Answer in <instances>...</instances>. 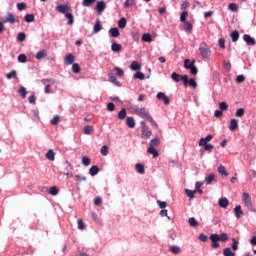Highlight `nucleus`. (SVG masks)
Wrapping results in <instances>:
<instances>
[{
	"label": "nucleus",
	"instance_id": "obj_55",
	"mask_svg": "<svg viewBox=\"0 0 256 256\" xmlns=\"http://www.w3.org/2000/svg\"><path fill=\"white\" fill-rule=\"evenodd\" d=\"M29 103H31L32 105H35L36 101H37V97L35 96V92H32V94L29 96L28 98Z\"/></svg>",
	"mask_w": 256,
	"mask_h": 256
},
{
	"label": "nucleus",
	"instance_id": "obj_29",
	"mask_svg": "<svg viewBox=\"0 0 256 256\" xmlns=\"http://www.w3.org/2000/svg\"><path fill=\"white\" fill-rule=\"evenodd\" d=\"M218 241L225 243V242L229 241V236L227 235V233H222V234L218 235Z\"/></svg>",
	"mask_w": 256,
	"mask_h": 256
},
{
	"label": "nucleus",
	"instance_id": "obj_11",
	"mask_svg": "<svg viewBox=\"0 0 256 256\" xmlns=\"http://www.w3.org/2000/svg\"><path fill=\"white\" fill-rule=\"evenodd\" d=\"M237 129H239V122L237 121V119H231L230 125H229V130L237 131Z\"/></svg>",
	"mask_w": 256,
	"mask_h": 256
},
{
	"label": "nucleus",
	"instance_id": "obj_39",
	"mask_svg": "<svg viewBox=\"0 0 256 256\" xmlns=\"http://www.w3.org/2000/svg\"><path fill=\"white\" fill-rule=\"evenodd\" d=\"M18 93L22 97V99H25V97H27V89L23 86L19 88Z\"/></svg>",
	"mask_w": 256,
	"mask_h": 256
},
{
	"label": "nucleus",
	"instance_id": "obj_48",
	"mask_svg": "<svg viewBox=\"0 0 256 256\" xmlns=\"http://www.w3.org/2000/svg\"><path fill=\"white\" fill-rule=\"evenodd\" d=\"M188 223L190 227H197L199 225V222L194 217L189 218Z\"/></svg>",
	"mask_w": 256,
	"mask_h": 256
},
{
	"label": "nucleus",
	"instance_id": "obj_42",
	"mask_svg": "<svg viewBox=\"0 0 256 256\" xmlns=\"http://www.w3.org/2000/svg\"><path fill=\"white\" fill-rule=\"evenodd\" d=\"M89 173L92 177H95V175H97V173H99V167L97 166H92L89 170Z\"/></svg>",
	"mask_w": 256,
	"mask_h": 256
},
{
	"label": "nucleus",
	"instance_id": "obj_56",
	"mask_svg": "<svg viewBox=\"0 0 256 256\" xmlns=\"http://www.w3.org/2000/svg\"><path fill=\"white\" fill-rule=\"evenodd\" d=\"M198 239L202 241V243H207V241H209V237L204 233L199 234Z\"/></svg>",
	"mask_w": 256,
	"mask_h": 256
},
{
	"label": "nucleus",
	"instance_id": "obj_41",
	"mask_svg": "<svg viewBox=\"0 0 256 256\" xmlns=\"http://www.w3.org/2000/svg\"><path fill=\"white\" fill-rule=\"evenodd\" d=\"M187 85L193 87V89H197V82L195 81V79L189 80V76H187Z\"/></svg>",
	"mask_w": 256,
	"mask_h": 256
},
{
	"label": "nucleus",
	"instance_id": "obj_54",
	"mask_svg": "<svg viewBox=\"0 0 256 256\" xmlns=\"http://www.w3.org/2000/svg\"><path fill=\"white\" fill-rule=\"evenodd\" d=\"M245 115V109L238 108L235 112V117H243Z\"/></svg>",
	"mask_w": 256,
	"mask_h": 256
},
{
	"label": "nucleus",
	"instance_id": "obj_17",
	"mask_svg": "<svg viewBox=\"0 0 256 256\" xmlns=\"http://www.w3.org/2000/svg\"><path fill=\"white\" fill-rule=\"evenodd\" d=\"M211 139H213V135H208L205 138H201L199 141V146L203 147V145H205L206 143H209V141H211Z\"/></svg>",
	"mask_w": 256,
	"mask_h": 256
},
{
	"label": "nucleus",
	"instance_id": "obj_21",
	"mask_svg": "<svg viewBox=\"0 0 256 256\" xmlns=\"http://www.w3.org/2000/svg\"><path fill=\"white\" fill-rule=\"evenodd\" d=\"M194 66H195V60H193L192 62L189 59L184 60L185 69H191V67H194Z\"/></svg>",
	"mask_w": 256,
	"mask_h": 256
},
{
	"label": "nucleus",
	"instance_id": "obj_50",
	"mask_svg": "<svg viewBox=\"0 0 256 256\" xmlns=\"http://www.w3.org/2000/svg\"><path fill=\"white\" fill-rule=\"evenodd\" d=\"M100 153H101V155L106 157V155L109 154V147L107 145L102 146L101 150H100Z\"/></svg>",
	"mask_w": 256,
	"mask_h": 256
},
{
	"label": "nucleus",
	"instance_id": "obj_12",
	"mask_svg": "<svg viewBox=\"0 0 256 256\" xmlns=\"http://www.w3.org/2000/svg\"><path fill=\"white\" fill-rule=\"evenodd\" d=\"M64 61H65L66 65H73V63H75V56H73L72 53H69L66 55Z\"/></svg>",
	"mask_w": 256,
	"mask_h": 256
},
{
	"label": "nucleus",
	"instance_id": "obj_18",
	"mask_svg": "<svg viewBox=\"0 0 256 256\" xmlns=\"http://www.w3.org/2000/svg\"><path fill=\"white\" fill-rule=\"evenodd\" d=\"M45 57H47V51L45 49L40 50L36 54V59L38 60L45 59Z\"/></svg>",
	"mask_w": 256,
	"mask_h": 256
},
{
	"label": "nucleus",
	"instance_id": "obj_52",
	"mask_svg": "<svg viewBox=\"0 0 256 256\" xmlns=\"http://www.w3.org/2000/svg\"><path fill=\"white\" fill-rule=\"evenodd\" d=\"M69 169L68 172H65L64 175H66V177H68V179H71V177H73V165L69 164Z\"/></svg>",
	"mask_w": 256,
	"mask_h": 256
},
{
	"label": "nucleus",
	"instance_id": "obj_10",
	"mask_svg": "<svg viewBox=\"0 0 256 256\" xmlns=\"http://www.w3.org/2000/svg\"><path fill=\"white\" fill-rule=\"evenodd\" d=\"M243 40H244L245 43H247L248 45H256L255 38L251 37V35H249V34H244Z\"/></svg>",
	"mask_w": 256,
	"mask_h": 256
},
{
	"label": "nucleus",
	"instance_id": "obj_27",
	"mask_svg": "<svg viewBox=\"0 0 256 256\" xmlns=\"http://www.w3.org/2000/svg\"><path fill=\"white\" fill-rule=\"evenodd\" d=\"M118 27L120 29H125V27H127V19H125V17H122L119 21H118Z\"/></svg>",
	"mask_w": 256,
	"mask_h": 256
},
{
	"label": "nucleus",
	"instance_id": "obj_58",
	"mask_svg": "<svg viewBox=\"0 0 256 256\" xmlns=\"http://www.w3.org/2000/svg\"><path fill=\"white\" fill-rule=\"evenodd\" d=\"M72 71H73V73H81V67L79 66V64L74 63L72 65Z\"/></svg>",
	"mask_w": 256,
	"mask_h": 256
},
{
	"label": "nucleus",
	"instance_id": "obj_45",
	"mask_svg": "<svg viewBox=\"0 0 256 256\" xmlns=\"http://www.w3.org/2000/svg\"><path fill=\"white\" fill-rule=\"evenodd\" d=\"M133 78L134 79H140V81H143V80H145V74H143V72H136L133 75Z\"/></svg>",
	"mask_w": 256,
	"mask_h": 256
},
{
	"label": "nucleus",
	"instance_id": "obj_46",
	"mask_svg": "<svg viewBox=\"0 0 256 256\" xmlns=\"http://www.w3.org/2000/svg\"><path fill=\"white\" fill-rule=\"evenodd\" d=\"M189 16V13L187 11H183L180 15V21L181 23L187 22V17Z\"/></svg>",
	"mask_w": 256,
	"mask_h": 256
},
{
	"label": "nucleus",
	"instance_id": "obj_20",
	"mask_svg": "<svg viewBox=\"0 0 256 256\" xmlns=\"http://www.w3.org/2000/svg\"><path fill=\"white\" fill-rule=\"evenodd\" d=\"M184 23V31H187V33H191L193 31V24L191 22H183Z\"/></svg>",
	"mask_w": 256,
	"mask_h": 256
},
{
	"label": "nucleus",
	"instance_id": "obj_14",
	"mask_svg": "<svg viewBox=\"0 0 256 256\" xmlns=\"http://www.w3.org/2000/svg\"><path fill=\"white\" fill-rule=\"evenodd\" d=\"M152 132L149 130V127H144L142 128V137L143 139H149L151 137Z\"/></svg>",
	"mask_w": 256,
	"mask_h": 256
},
{
	"label": "nucleus",
	"instance_id": "obj_57",
	"mask_svg": "<svg viewBox=\"0 0 256 256\" xmlns=\"http://www.w3.org/2000/svg\"><path fill=\"white\" fill-rule=\"evenodd\" d=\"M114 71H116V75H118V77H123L125 75V72L123 71V69L117 66L114 67Z\"/></svg>",
	"mask_w": 256,
	"mask_h": 256
},
{
	"label": "nucleus",
	"instance_id": "obj_5",
	"mask_svg": "<svg viewBox=\"0 0 256 256\" xmlns=\"http://www.w3.org/2000/svg\"><path fill=\"white\" fill-rule=\"evenodd\" d=\"M3 23H10L11 25H15V23H19V19L15 18L13 13L8 12Z\"/></svg>",
	"mask_w": 256,
	"mask_h": 256
},
{
	"label": "nucleus",
	"instance_id": "obj_43",
	"mask_svg": "<svg viewBox=\"0 0 256 256\" xmlns=\"http://www.w3.org/2000/svg\"><path fill=\"white\" fill-rule=\"evenodd\" d=\"M185 193H186L187 197H189V199H195V193H197V191L196 190L192 191V190L186 189Z\"/></svg>",
	"mask_w": 256,
	"mask_h": 256
},
{
	"label": "nucleus",
	"instance_id": "obj_61",
	"mask_svg": "<svg viewBox=\"0 0 256 256\" xmlns=\"http://www.w3.org/2000/svg\"><path fill=\"white\" fill-rule=\"evenodd\" d=\"M19 63H27V56L25 54H20L18 56Z\"/></svg>",
	"mask_w": 256,
	"mask_h": 256
},
{
	"label": "nucleus",
	"instance_id": "obj_49",
	"mask_svg": "<svg viewBox=\"0 0 256 256\" xmlns=\"http://www.w3.org/2000/svg\"><path fill=\"white\" fill-rule=\"evenodd\" d=\"M132 71H139L141 69V65L137 61H133L131 64Z\"/></svg>",
	"mask_w": 256,
	"mask_h": 256
},
{
	"label": "nucleus",
	"instance_id": "obj_36",
	"mask_svg": "<svg viewBox=\"0 0 256 256\" xmlns=\"http://www.w3.org/2000/svg\"><path fill=\"white\" fill-rule=\"evenodd\" d=\"M83 133H84V135H91V134H93V126H91V125L85 126Z\"/></svg>",
	"mask_w": 256,
	"mask_h": 256
},
{
	"label": "nucleus",
	"instance_id": "obj_47",
	"mask_svg": "<svg viewBox=\"0 0 256 256\" xmlns=\"http://www.w3.org/2000/svg\"><path fill=\"white\" fill-rule=\"evenodd\" d=\"M82 164L85 166V167H89V165H91V159L87 156H83L82 157Z\"/></svg>",
	"mask_w": 256,
	"mask_h": 256
},
{
	"label": "nucleus",
	"instance_id": "obj_26",
	"mask_svg": "<svg viewBox=\"0 0 256 256\" xmlns=\"http://www.w3.org/2000/svg\"><path fill=\"white\" fill-rule=\"evenodd\" d=\"M142 41H144V43H151V41H153V38L151 37V34L145 33L142 35Z\"/></svg>",
	"mask_w": 256,
	"mask_h": 256
},
{
	"label": "nucleus",
	"instance_id": "obj_31",
	"mask_svg": "<svg viewBox=\"0 0 256 256\" xmlns=\"http://www.w3.org/2000/svg\"><path fill=\"white\" fill-rule=\"evenodd\" d=\"M160 143H161V140H159V138H154L150 141V147L155 149V147H159Z\"/></svg>",
	"mask_w": 256,
	"mask_h": 256
},
{
	"label": "nucleus",
	"instance_id": "obj_6",
	"mask_svg": "<svg viewBox=\"0 0 256 256\" xmlns=\"http://www.w3.org/2000/svg\"><path fill=\"white\" fill-rule=\"evenodd\" d=\"M210 240L212 241V249H219V247H221V245H219L218 241H219V234H212L210 236Z\"/></svg>",
	"mask_w": 256,
	"mask_h": 256
},
{
	"label": "nucleus",
	"instance_id": "obj_34",
	"mask_svg": "<svg viewBox=\"0 0 256 256\" xmlns=\"http://www.w3.org/2000/svg\"><path fill=\"white\" fill-rule=\"evenodd\" d=\"M147 153H149L150 155H153V157H159V152L157 151V149L153 147H149L147 149Z\"/></svg>",
	"mask_w": 256,
	"mask_h": 256
},
{
	"label": "nucleus",
	"instance_id": "obj_60",
	"mask_svg": "<svg viewBox=\"0 0 256 256\" xmlns=\"http://www.w3.org/2000/svg\"><path fill=\"white\" fill-rule=\"evenodd\" d=\"M223 255H224V256H235V253H233V252L231 251V248H225V249L223 250Z\"/></svg>",
	"mask_w": 256,
	"mask_h": 256
},
{
	"label": "nucleus",
	"instance_id": "obj_7",
	"mask_svg": "<svg viewBox=\"0 0 256 256\" xmlns=\"http://www.w3.org/2000/svg\"><path fill=\"white\" fill-rule=\"evenodd\" d=\"M56 11H58V13H62L63 15H67V13H69V11H71V7H69V5H67V4L58 5L56 7Z\"/></svg>",
	"mask_w": 256,
	"mask_h": 256
},
{
	"label": "nucleus",
	"instance_id": "obj_9",
	"mask_svg": "<svg viewBox=\"0 0 256 256\" xmlns=\"http://www.w3.org/2000/svg\"><path fill=\"white\" fill-rule=\"evenodd\" d=\"M156 97L159 101H163L164 105H169V103H171L169 97H167L163 92H159Z\"/></svg>",
	"mask_w": 256,
	"mask_h": 256
},
{
	"label": "nucleus",
	"instance_id": "obj_16",
	"mask_svg": "<svg viewBox=\"0 0 256 256\" xmlns=\"http://www.w3.org/2000/svg\"><path fill=\"white\" fill-rule=\"evenodd\" d=\"M234 213L237 219H241V217H243V210L241 209V205H238L234 208Z\"/></svg>",
	"mask_w": 256,
	"mask_h": 256
},
{
	"label": "nucleus",
	"instance_id": "obj_63",
	"mask_svg": "<svg viewBox=\"0 0 256 256\" xmlns=\"http://www.w3.org/2000/svg\"><path fill=\"white\" fill-rule=\"evenodd\" d=\"M51 125H59V116L56 115L54 116L51 121H50Z\"/></svg>",
	"mask_w": 256,
	"mask_h": 256
},
{
	"label": "nucleus",
	"instance_id": "obj_3",
	"mask_svg": "<svg viewBox=\"0 0 256 256\" xmlns=\"http://www.w3.org/2000/svg\"><path fill=\"white\" fill-rule=\"evenodd\" d=\"M199 52L202 59H209L211 57V48L205 42L200 43Z\"/></svg>",
	"mask_w": 256,
	"mask_h": 256
},
{
	"label": "nucleus",
	"instance_id": "obj_35",
	"mask_svg": "<svg viewBox=\"0 0 256 256\" xmlns=\"http://www.w3.org/2000/svg\"><path fill=\"white\" fill-rule=\"evenodd\" d=\"M41 83L43 85H55V80L53 78H48V79H42Z\"/></svg>",
	"mask_w": 256,
	"mask_h": 256
},
{
	"label": "nucleus",
	"instance_id": "obj_1",
	"mask_svg": "<svg viewBox=\"0 0 256 256\" xmlns=\"http://www.w3.org/2000/svg\"><path fill=\"white\" fill-rule=\"evenodd\" d=\"M134 113L138 115V117H141L142 119H145L146 121H149L151 125H154V127H157V122L153 120V117H151V114L147 110V108L142 107V108H135Z\"/></svg>",
	"mask_w": 256,
	"mask_h": 256
},
{
	"label": "nucleus",
	"instance_id": "obj_64",
	"mask_svg": "<svg viewBox=\"0 0 256 256\" xmlns=\"http://www.w3.org/2000/svg\"><path fill=\"white\" fill-rule=\"evenodd\" d=\"M78 229H80L81 231H83V229H85V223H83L82 219H78Z\"/></svg>",
	"mask_w": 256,
	"mask_h": 256
},
{
	"label": "nucleus",
	"instance_id": "obj_15",
	"mask_svg": "<svg viewBox=\"0 0 256 256\" xmlns=\"http://www.w3.org/2000/svg\"><path fill=\"white\" fill-rule=\"evenodd\" d=\"M126 125L127 127H129L130 129H135V118L133 117H127L126 118Z\"/></svg>",
	"mask_w": 256,
	"mask_h": 256
},
{
	"label": "nucleus",
	"instance_id": "obj_37",
	"mask_svg": "<svg viewBox=\"0 0 256 256\" xmlns=\"http://www.w3.org/2000/svg\"><path fill=\"white\" fill-rule=\"evenodd\" d=\"M65 17L66 19H68V25H73V23H75V18L73 17V14L66 13Z\"/></svg>",
	"mask_w": 256,
	"mask_h": 256
},
{
	"label": "nucleus",
	"instance_id": "obj_24",
	"mask_svg": "<svg viewBox=\"0 0 256 256\" xmlns=\"http://www.w3.org/2000/svg\"><path fill=\"white\" fill-rule=\"evenodd\" d=\"M111 37L117 38L120 35L119 28H111L109 30Z\"/></svg>",
	"mask_w": 256,
	"mask_h": 256
},
{
	"label": "nucleus",
	"instance_id": "obj_28",
	"mask_svg": "<svg viewBox=\"0 0 256 256\" xmlns=\"http://www.w3.org/2000/svg\"><path fill=\"white\" fill-rule=\"evenodd\" d=\"M213 181H215V174H209V175L205 178V183H206V185H211V183H213Z\"/></svg>",
	"mask_w": 256,
	"mask_h": 256
},
{
	"label": "nucleus",
	"instance_id": "obj_44",
	"mask_svg": "<svg viewBox=\"0 0 256 256\" xmlns=\"http://www.w3.org/2000/svg\"><path fill=\"white\" fill-rule=\"evenodd\" d=\"M7 79H16L17 78V71L12 70L6 74Z\"/></svg>",
	"mask_w": 256,
	"mask_h": 256
},
{
	"label": "nucleus",
	"instance_id": "obj_32",
	"mask_svg": "<svg viewBox=\"0 0 256 256\" xmlns=\"http://www.w3.org/2000/svg\"><path fill=\"white\" fill-rule=\"evenodd\" d=\"M102 29L103 27L101 26V22L97 20L94 25L93 33H99V31H101Z\"/></svg>",
	"mask_w": 256,
	"mask_h": 256
},
{
	"label": "nucleus",
	"instance_id": "obj_40",
	"mask_svg": "<svg viewBox=\"0 0 256 256\" xmlns=\"http://www.w3.org/2000/svg\"><path fill=\"white\" fill-rule=\"evenodd\" d=\"M231 39L233 43L239 41V31L235 30L231 33Z\"/></svg>",
	"mask_w": 256,
	"mask_h": 256
},
{
	"label": "nucleus",
	"instance_id": "obj_13",
	"mask_svg": "<svg viewBox=\"0 0 256 256\" xmlns=\"http://www.w3.org/2000/svg\"><path fill=\"white\" fill-rule=\"evenodd\" d=\"M218 205L222 209H227V207L229 206V200L227 198H220Z\"/></svg>",
	"mask_w": 256,
	"mask_h": 256
},
{
	"label": "nucleus",
	"instance_id": "obj_53",
	"mask_svg": "<svg viewBox=\"0 0 256 256\" xmlns=\"http://www.w3.org/2000/svg\"><path fill=\"white\" fill-rule=\"evenodd\" d=\"M202 147H204L205 151H208L209 153H211V151H213V149L215 148V146H213V144H202Z\"/></svg>",
	"mask_w": 256,
	"mask_h": 256
},
{
	"label": "nucleus",
	"instance_id": "obj_2",
	"mask_svg": "<svg viewBox=\"0 0 256 256\" xmlns=\"http://www.w3.org/2000/svg\"><path fill=\"white\" fill-rule=\"evenodd\" d=\"M242 203H244L248 211H251L252 213H256L255 206H253V202H251V196L249 195V193L244 192L242 194Z\"/></svg>",
	"mask_w": 256,
	"mask_h": 256
},
{
	"label": "nucleus",
	"instance_id": "obj_23",
	"mask_svg": "<svg viewBox=\"0 0 256 256\" xmlns=\"http://www.w3.org/2000/svg\"><path fill=\"white\" fill-rule=\"evenodd\" d=\"M137 173H140V175H143L145 173V166L141 163L136 164L135 166Z\"/></svg>",
	"mask_w": 256,
	"mask_h": 256
},
{
	"label": "nucleus",
	"instance_id": "obj_8",
	"mask_svg": "<svg viewBox=\"0 0 256 256\" xmlns=\"http://www.w3.org/2000/svg\"><path fill=\"white\" fill-rule=\"evenodd\" d=\"M106 8H107V4H105V1H98L95 7V11H97V13L101 15L104 9Z\"/></svg>",
	"mask_w": 256,
	"mask_h": 256
},
{
	"label": "nucleus",
	"instance_id": "obj_22",
	"mask_svg": "<svg viewBox=\"0 0 256 256\" xmlns=\"http://www.w3.org/2000/svg\"><path fill=\"white\" fill-rule=\"evenodd\" d=\"M121 49H122L121 44H117L116 42L112 43L111 50L114 51V53H119Z\"/></svg>",
	"mask_w": 256,
	"mask_h": 256
},
{
	"label": "nucleus",
	"instance_id": "obj_59",
	"mask_svg": "<svg viewBox=\"0 0 256 256\" xmlns=\"http://www.w3.org/2000/svg\"><path fill=\"white\" fill-rule=\"evenodd\" d=\"M49 193H50V195H53V196L58 195L59 189H57V186H52L49 190Z\"/></svg>",
	"mask_w": 256,
	"mask_h": 256
},
{
	"label": "nucleus",
	"instance_id": "obj_62",
	"mask_svg": "<svg viewBox=\"0 0 256 256\" xmlns=\"http://www.w3.org/2000/svg\"><path fill=\"white\" fill-rule=\"evenodd\" d=\"M26 37H27V36L25 35V33L20 32V33L18 34L17 39H18V41H20V43H23V41H25Z\"/></svg>",
	"mask_w": 256,
	"mask_h": 256
},
{
	"label": "nucleus",
	"instance_id": "obj_51",
	"mask_svg": "<svg viewBox=\"0 0 256 256\" xmlns=\"http://www.w3.org/2000/svg\"><path fill=\"white\" fill-rule=\"evenodd\" d=\"M95 1L97 0H83L82 5L83 7H91Z\"/></svg>",
	"mask_w": 256,
	"mask_h": 256
},
{
	"label": "nucleus",
	"instance_id": "obj_25",
	"mask_svg": "<svg viewBox=\"0 0 256 256\" xmlns=\"http://www.w3.org/2000/svg\"><path fill=\"white\" fill-rule=\"evenodd\" d=\"M46 158L49 161H55V152L52 149L48 150V152L46 153Z\"/></svg>",
	"mask_w": 256,
	"mask_h": 256
},
{
	"label": "nucleus",
	"instance_id": "obj_33",
	"mask_svg": "<svg viewBox=\"0 0 256 256\" xmlns=\"http://www.w3.org/2000/svg\"><path fill=\"white\" fill-rule=\"evenodd\" d=\"M24 21H25L26 23H33V21H35V15H33V14H27V15H25Z\"/></svg>",
	"mask_w": 256,
	"mask_h": 256
},
{
	"label": "nucleus",
	"instance_id": "obj_19",
	"mask_svg": "<svg viewBox=\"0 0 256 256\" xmlns=\"http://www.w3.org/2000/svg\"><path fill=\"white\" fill-rule=\"evenodd\" d=\"M218 173H219L220 175H222L223 177H227V176L229 175V172H227V169H226L225 166H223V165H220V166L218 167Z\"/></svg>",
	"mask_w": 256,
	"mask_h": 256
},
{
	"label": "nucleus",
	"instance_id": "obj_4",
	"mask_svg": "<svg viewBox=\"0 0 256 256\" xmlns=\"http://www.w3.org/2000/svg\"><path fill=\"white\" fill-rule=\"evenodd\" d=\"M171 79L175 81V83H179V81H182L183 85L187 87V75H179L177 72H173L171 74Z\"/></svg>",
	"mask_w": 256,
	"mask_h": 256
},
{
	"label": "nucleus",
	"instance_id": "obj_30",
	"mask_svg": "<svg viewBox=\"0 0 256 256\" xmlns=\"http://www.w3.org/2000/svg\"><path fill=\"white\" fill-rule=\"evenodd\" d=\"M127 117V110L125 108H122L121 111L118 113V119L120 121H123Z\"/></svg>",
	"mask_w": 256,
	"mask_h": 256
},
{
	"label": "nucleus",
	"instance_id": "obj_38",
	"mask_svg": "<svg viewBox=\"0 0 256 256\" xmlns=\"http://www.w3.org/2000/svg\"><path fill=\"white\" fill-rule=\"evenodd\" d=\"M170 252L173 253L174 255H179V253H181V247L171 246L170 247Z\"/></svg>",
	"mask_w": 256,
	"mask_h": 256
}]
</instances>
